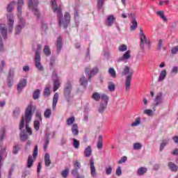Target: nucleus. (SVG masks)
I'll use <instances>...</instances> for the list:
<instances>
[{
    "label": "nucleus",
    "instance_id": "1",
    "mask_svg": "<svg viewBox=\"0 0 178 178\" xmlns=\"http://www.w3.org/2000/svg\"><path fill=\"white\" fill-rule=\"evenodd\" d=\"M51 8L53 9V12L57 14V20L58 22L59 27H62L63 29H67V27H69V23H70V13L66 12L63 18L62 8L60 6L58 7L56 0L51 1Z\"/></svg>",
    "mask_w": 178,
    "mask_h": 178
},
{
    "label": "nucleus",
    "instance_id": "2",
    "mask_svg": "<svg viewBox=\"0 0 178 178\" xmlns=\"http://www.w3.org/2000/svg\"><path fill=\"white\" fill-rule=\"evenodd\" d=\"M32 118H33V105L29 104L25 111L24 116L22 117V119L19 123V130H23V129L24 128V121H25L26 130L28 134H29V136L33 135V131L31 130V128H30V127L29 126V124L30 123V122H31Z\"/></svg>",
    "mask_w": 178,
    "mask_h": 178
},
{
    "label": "nucleus",
    "instance_id": "3",
    "mask_svg": "<svg viewBox=\"0 0 178 178\" xmlns=\"http://www.w3.org/2000/svg\"><path fill=\"white\" fill-rule=\"evenodd\" d=\"M72 81H68L64 87V92H63L64 97L65 99L67 101V102H70V98H72Z\"/></svg>",
    "mask_w": 178,
    "mask_h": 178
},
{
    "label": "nucleus",
    "instance_id": "4",
    "mask_svg": "<svg viewBox=\"0 0 178 178\" xmlns=\"http://www.w3.org/2000/svg\"><path fill=\"white\" fill-rule=\"evenodd\" d=\"M92 99L96 102L101 101H107V99H109V97L104 93H99L98 92H95L91 96Z\"/></svg>",
    "mask_w": 178,
    "mask_h": 178
},
{
    "label": "nucleus",
    "instance_id": "5",
    "mask_svg": "<svg viewBox=\"0 0 178 178\" xmlns=\"http://www.w3.org/2000/svg\"><path fill=\"white\" fill-rule=\"evenodd\" d=\"M140 49L144 51V44H147L148 48H151V44L149 41H147V36L144 34L143 29H140Z\"/></svg>",
    "mask_w": 178,
    "mask_h": 178
},
{
    "label": "nucleus",
    "instance_id": "6",
    "mask_svg": "<svg viewBox=\"0 0 178 178\" xmlns=\"http://www.w3.org/2000/svg\"><path fill=\"white\" fill-rule=\"evenodd\" d=\"M28 6L33 10V12H35V15H37L38 16L40 15V13L37 8V6H38V0H29Z\"/></svg>",
    "mask_w": 178,
    "mask_h": 178
},
{
    "label": "nucleus",
    "instance_id": "7",
    "mask_svg": "<svg viewBox=\"0 0 178 178\" xmlns=\"http://www.w3.org/2000/svg\"><path fill=\"white\" fill-rule=\"evenodd\" d=\"M35 67H37L38 70H40V72H42V70H44V67H42V65H41V56H40V51H38L35 52Z\"/></svg>",
    "mask_w": 178,
    "mask_h": 178
},
{
    "label": "nucleus",
    "instance_id": "8",
    "mask_svg": "<svg viewBox=\"0 0 178 178\" xmlns=\"http://www.w3.org/2000/svg\"><path fill=\"white\" fill-rule=\"evenodd\" d=\"M18 7H17V17L19 19L20 24H23L24 23V19L22 17V6L24 5V1L23 0H19L17 3Z\"/></svg>",
    "mask_w": 178,
    "mask_h": 178
},
{
    "label": "nucleus",
    "instance_id": "9",
    "mask_svg": "<svg viewBox=\"0 0 178 178\" xmlns=\"http://www.w3.org/2000/svg\"><path fill=\"white\" fill-rule=\"evenodd\" d=\"M7 24L9 33H12L13 30V24H15V18L13 14L7 15Z\"/></svg>",
    "mask_w": 178,
    "mask_h": 178
},
{
    "label": "nucleus",
    "instance_id": "10",
    "mask_svg": "<svg viewBox=\"0 0 178 178\" xmlns=\"http://www.w3.org/2000/svg\"><path fill=\"white\" fill-rule=\"evenodd\" d=\"M163 103V95L162 94V92H159L154 99V106H158Z\"/></svg>",
    "mask_w": 178,
    "mask_h": 178
},
{
    "label": "nucleus",
    "instance_id": "11",
    "mask_svg": "<svg viewBox=\"0 0 178 178\" xmlns=\"http://www.w3.org/2000/svg\"><path fill=\"white\" fill-rule=\"evenodd\" d=\"M131 79H133V72H129L126 78L125 81V90L130 91V84L131 83Z\"/></svg>",
    "mask_w": 178,
    "mask_h": 178
},
{
    "label": "nucleus",
    "instance_id": "12",
    "mask_svg": "<svg viewBox=\"0 0 178 178\" xmlns=\"http://www.w3.org/2000/svg\"><path fill=\"white\" fill-rule=\"evenodd\" d=\"M108 101L109 99L102 100V102L100 103V106L98 109L99 113H103L104 111L106 109V106H108Z\"/></svg>",
    "mask_w": 178,
    "mask_h": 178
},
{
    "label": "nucleus",
    "instance_id": "13",
    "mask_svg": "<svg viewBox=\"0 0 178 178\" xmlns=\"http://www.w3.org/2000/svg\"><path fill=\"white\" fill-rule=\"evenodd\" d=\"M90 175L92 177H95L97 176V170L95 169V165H94V160L90 159Z\"/></svg>",
    "mask_w": 178,
    "mask_h": 178
},
{
    "label": "nucleus",
    "instance_id": "14",
    "mask_svg": "<svg viewBox=\"0 0 178 178\" xmlns=\"http://www.w3.org/2000/svg\"><path fill=\"white\" fill-rule=\"evenodd\" d=\"M116 20V18L115 17V16L111 15H108L107 17V19L106 21V24L108 26L111 27V26H112V24H113V23H115Z\"/></svg>",
    "mask_w": 178,
    "mask_h": 178
},
{
    "label": "nucleus",
    "instance_id": "15",
    "mask_svg": "<svg viewBox=\"0 0 178 178\" xmlns=\"http://www.w3.org/2000/svg\"><path fill=\"white\" fill-rule=\"evenodd\" d=\"M26 86H27V79H24L20 80L17 85L18 91H22V90H23Z\"/></svg>",
    "mask_w": 178,
    "mask_h": 178
},
{
    "label": "nucleus",
    "instance_id": "16",
    "mask_svg": "<svg viewBox=\"0 0 178 178\" xmlns=\"http://www.w3.org/2000/svg\"><path fill=\"white\" fill-rule=\"evenodd\" d=\"M58 99H59V94L56 92L53 97L52 109L55 111L56 108V104H58Z\"/></svg>",
    "mask_w": 178,
    "mask_h": 178
},
{
    "label": "nucleus",
    "instance_id": "17",
    "mask_svg": "<svg viewBox=\"0 0 178 178\" xmlns=\"http://www.w3.org/2000/svg\"><path fill=\"white\" fill-rule=\"evenodd\" d=\"M71 131L73 136H79V125L77 124H73L71 128Z\"/></svg>",
    "mask_w": 178,
    "mask_h": 178
},
{
    "label": "nucleus",
    "instance_id": "18",
    "mask_svg": "<svg viewBox=\"0 0 178 178\" xmlns=\"http://www.w3.org/2000/svg\"><path fill=\"white\" fill-rule=\"evenodd\" d=\"M83 154L86 158H90L92 154V149H91V146H88L85 149Z\"/></svg>",
    "mask_w": 178,
    "mask_h": 178
},
{
    "label": "nucleus",
    "instance_id": "19",
    "mask_svg": "<svg viewBox=\"0 0 178 178\" xmlns=\"http://www.w3.org/2000/svg\"><path fill=\"white\" fill-rule=\"evenodd\" d=\"M0 31L1 33V35L3 38L6 39V37L8 35V29H6V26L5 25L0 26Z\"/></svg>",
    "mask_w": 178,
    "mask_h": 178
},
{
    "label": "nucleus",
    "instance_id": "20",
    "mask_svg": "<svg viewBox=\"0 0 178 178\" xmlns=\"http://www.w3.org/2000/svg\"><path fill=\"white\" fill-rule=\"evenodd\" d=\"M62 47H63V44L62 43V37L59 36L57 38V43H56V48H57L58 52H60V49H62Z\"/></svg>",
    "mask_w": 178,
    "mask_h": 178
},
{
    "label": "nucleus",
    "instance_id": "21",
    "mask_svg": "<svg viewBox=\"0 0 178 178\" xmlns=\"http://www.w3.org/2000/svg\"><path fill=\"white\" fill-rule=\"evenodd\" d=\"M130 54H131L130 50L127 51L125 54H123L122 57L119 58L120 62L122 60H127L130 59L131 58Z\"/></svg>",
    "mask_w": 178,
    "mask_h": 178
},
{
    "label": "nucleus",
    "instance_id": "22",
    "mask_svg": "<svg viewBox=\"0 0 178 178\" xmlns=\"http://www.w3.org/2000/svg\"><path fill=\"white\" fill-rule=\"evenodd\" d=\"M51 156H49V153H47L44 155V165L48 168L49 166H51Z\"/></svg>",
    "mask_w": 178,
    "mask_h": 178
},
{
    "label": "nucleus",
    "instance_id": "23",
    "mask_svg": "<svg viewBox=\"0 0 178 178\" xmlns=\"http://www.w3.org/2000/svg\"><path fill=\"white\" fill-rule=\"evenodd\" d=\"M138 26V22H137V20L136 19V18H133L131 21V25L130 26L131 31H134V30L137 29Z\"/></svg>",
    "mask_w": 178,
    "mask_h": 178
},
{
    "label": "nucleus",
    "instance_id": "24",
    "mask_svg": "<svg viewBox=\"0 0 178 178\" xmlns=\"http://www.w3.org/2000/svg\"><path fill=\"white\" fill-rule=\"evenodd\" d=\"M98 72H99V69H98V67H95L93 68L90 74H89V81H91V77H92L93 76H95V74H97V73H98Z\"/></svg>",
    "mask_w": 178,
    "mask_h": 178
},
{
    "label": "nucleus",
    "instance_id": "25",
    "mask_svg": "<svg viewBox=\"0 0 178 178\" xmlns=\"http://www.w3.org/2000/svg\"><path fill=\"white\" fill-rule=\"evenodd\" d=\"M166 70H163L159 76V81H163V80H165V79L166 78Z\"/></svg>",
    "mask_w": 178,
    "mask_h": 178
},
{
    "label": "nucleus",
    "instance_id": "26",
    "mask_svg": "<svg viewBox=\"0 0 178 178\" xmlns=\"http://www.w3.org/2000/svg\"><path fill=\"white\" fill-rule=\"evenodd\" d=\"M72 140L73 141L72 145L75 149H79L80 148V140L76 139V138H72Z\"/></svg>",
    "mask_w": 178,
    "mask_h": 178
},
{
    "label": "nucleus",
    "instance_id": "27",
    "mask_svg": "<svg viewBox=\"0 0 178 178\" xmlns=\"http://www.w3.org/2000/svg\"><path fill=\"white\" fill-rule=\"evenodd\" d=\"M168 167L172 172H177L178 167L172 162L168 163Z\"/></svg>",
    "mask_w": 178,
    "mask_h": 178
},
{
    "label": "nucleus",
    "instance_id": "28",
    "mask_svg": "<svg viewBox=\"0 0 178 178\" xmlns=\"http://www.w3.org/2000/svg\"><path fill=\"white\" fill-rule=\"evenodd\" d=\"M104 144H103V140H102V136H99V139L97 143V147L98 148V149H102V147H103Z\"/></svg>",
    "mask_w": 178,
    "mask_h": 178
},
{
    "label": "nucleus",
    "instance_id": "29",
    "mask_svg": "<svg viewBox=\"0 0 178 178\" xmlns=\"http://www.w3.org/2000/svg\"><path fill=\"white\" fill-rule=\"evenodd\" d=\"M52 115V111L49 108H47L44 112V116L46 119H49Z\"/></svg>",
    "mask_w": 178,
    "mask_h": 178
},
{
    "label": "nucleus",
    "instance_id": "30",
    "mask_svg": "<svg viewBox=\"0 0 178 178\" xmlns=\"http://www.w3.org/2000/svg\"><path fill=\"white\" fill-rule=\"evenodd\" d=\"M81 86H83V87H87L88 84V81L87 79H86V77L84 76H82V77L79 80Z\"/></svg>",
    "mask_w": 178,
    "mask_h": 178
},
{
    "label": "nucleus",
    "instance_id": "31",
    "mask_svg": "<svg viewBox=\"0 0 178 178\" xmlns=\"http://www.w3.org/2000/svg\"><path fill=\"white\" fill-rule=\"evenodd\" d=\"M74 122H76V118H74V116H72L66 120L67 126H72Z\"/></svg>",
    "mask_w": 178,
    "mask_h": 178
},
{
    "label": "nucleus",
    "instance_id": "32",
    "mask_svg": "<svg viewBox=\"0 0 178 178\" xmlns=\"http://www.w3.org/2000/svg\"><path fill=\"white\" fill-rule=\"evenodd\" d=\"M33 164H34V160H33V158H31V156H29L26 168H30L33 166Z\"/></svg>",
    "mask_w": 178,
    "mask_h": 178
},
{
    "label": "nucleus",
    "instance_id": "33",
    "mask_svg": "<svg viewBox=\"0 0 178 178\" xmlns=\"http://www.w3.org/2000/svg\"><path fill=\"white\" fill-rule=\"evenodd\" d=\"M40 94H41V91L39 89L35 90L33 94V99H38V98H40Z\"/></svg>",
    "mask_w": 178,
    "mask_h": 178
},
{
    "label": "nucleus",
    "instance_id": "34",
    "mask_svg": "<svg viewBox=\"0 0 178 178\" xmlns=\"http://www.w3.org/2000/svg\"><path fill=\"white\" fill-rule=\"evenodd\" d=\"M43 95L44 97H49L51 95V86H47L44 88Z\"/></svg>",
    "mask_w": 178,
    "mask_h": 178
},
{
    "label": "nucleus",
    "instance_id": "35",
    "mask_svg": "<svg viewBox=\"0 0 178 178\" xmlns=\"http://www.w3.org/2000/svg\"><path fill=\"white\" fill-rule=\"evenodd\" d=\"M141 123V118L140 117L137 118L134 122L131 124L132 127H136Z\"/></svg>",
    "mask_w": 178,
    "mask_h": 178
},
{
    "label": "nucleus",
    "instance_id": "36",
    "mask_svg": "<svg viewBox=\"0 0 178 178\" xmlns=\"http://www.w3.org/2000/svg\"><path fill=\"white\" fill-rule=\"evenodd\" d=\"M144 173H147V168L141 167L138 170V176H143Z\"/></svg>",
    "mask_w": 178,
    "mask_h": 178
},
{
    "label": "nucleus",
    "instance_id": "37",
    "mask_svg": "<svg viewBox=\"0 0 178 178\" xmlns=\"http://www.w3.org/2000/svg\"><path fill=\"white\" fill-rule=\"evenodd\" d=\"M156 15H158V16H160V17H161V19H163L164 22H168V18L165 17L163 11H157Z\"/></svg>",
    "mask_w": 178,
    "mask_h": 178
},
{
    "label": "nucleus",
    "instance_id": "38",
    "mask_svg": "<svg viewBox=\"0 0 178 178\" xmlns=\"http://www.w3.org/2000/svg\"><path fill=\"white\" fill-rule=\"evenodd\" d=\"M43 51L46 56H49V55H51V49H49V47L48 45L44 46Z\"/></svg>",
    "mask_w": 178,
    "mask_h": 178
},
{
    "label": "nucleus",
    "instance_id": "39",
    "mask_svg": "<svg viewBox=\"0 0 178 178\" xmlns=\"http://www.w3.org/2000/svg\"><path fill=\"white\" fill-rule=\"evenodd\" d=\"M59 87H60V83H59V81L56 80L54 81V88H53V91L55 92V91H57L58 88H59Z\"/></svg>",
    "mask_w": 178,
    "mask_h": 178
},
{
    "label": "nucleus",
    "instance_id": "40",
    "mask_svg": "<svg viewBox=\"0 0 178 178\" xmlns=\"http://www.w3.org/2000/svg\"><path fill=\"white\" fill-rule=\"evenodd\" d=\"M33 126L35 130H36V131H38V130H40V127H41V124L40 123V121L35 120L33 122Z\"/></svg>",
    "mask_w": 178,
    "mask_h": 178
},
{
    "label": "nucleus",
    "instance_id": "41",
    "mask_svg": "<svg viewBox=\"0 0 178 178\" xmlns=\"http://www.w3.org/2000/svg\"><path fill=\"white\" fill-rule=\"evenodd\" d=\"M133 148L136 150L141 149V148H143V145L140 143H134Z\"/></svg>",
    "mask_w": 178,
    "mask_h": 178
},
{
    "label": "nucleus",
    "instance_id": "42",
    "mask_svg": "<svg viewBox=\"0 0 178 178\" xmlns=\"http://www.w3.org/2000/svg\"><path fill=\"white\" fill-rule=\"evenodd\" d=\"M73 165H74V169H81V164L79 161H75L73 162Z\"/></svg>",
    "mask_w": 178,
    "mask_h": 178
},
{
    "label": "nucleus",
    "instance_id": "43",
    "mask_svg": "<svg viewBox=\"0 0 178 178\" xmlns=\"http://www.w3.org/2000/svg\"><path fill=\"white\" fill-rule=\"evenodd\" d=\"M168 140H164L162 141V143L160 145V151H163V149L165 148V147H166V145L168 143Z\"/></svg>",
    "mask_w": 178,
    "mask_h": 178
},
{
    "label": "nucleus",
    "instance_id": "44",
    "mask_svg": "<svg viewBox=\"0 0 178 178\" xmlns=\"http://www.w3.org/2000/svg\"><path fill=\"white\" fill-rule=\"evenodd\" d=\"M29 138V136H27L26 134L22 132L20 134V140L21 141H26Z\"/></svg>",
    "mask_w": 178,
    "mask_h": 178
},
{
    "label": "nucleus",
    "instance_id": "45",
    "mask_svg": "<svg viewBox=\"0 0 178 178\" xmlns=\"http://www.w3.org/2000/svg\"><path fill=\"white\" fill-rule=\"evenodd\" d=\"M61 176L63 178L67 177V176H69V168H66L65 170H63L61 172Z\"/></svg>",
    "mask_w": 178,
    "mask_h": 178
},
{
    "label": "nucleus",
    "instance_id": "46",
    "mask_svg": "<svg viewBox=\"0 0 178 178\" xmlns=\"http://www.w3.org/2000/svg\"><path fill=\"white\" fill-rule=\"evenodd\" d=\"M118 50L120 52H124V51H127V45L126 44H121L118 47Z\"/></svg>",
    "mask_w": 178,
    "mask_h": 178
},
{
    "label": "nucleus",
    "instance_id": "47",
    "mask_svg": "<svg viewBox=\"0 0 178 178\" xmlns=\"http://www.w3.org/2000/svg\"><path fill=\"white\" fill-rule=\"evenodd\" d=\"M129 72H130V67L126 66L122 72V76H126V74H129Z\"/></svg>",
    "mask_w": 178,
    "mask_h": 178
},
{
    "label": "nucleus",
    "instance_id": "48",
    "mask_svg": "<svg viewBox=\"0 0 178 178\" xmlns=\"http://www.w3.org/2000/svg\"><path fill=\"white\" fill-rule=\"evenodd\" d=\"M5 138V129H1L0 131V141H3Z\"/></svg>",
    "mask_w": 178,
    "mask_h": 178
},
{
    "label": "nucleus",
    "instance_id": "49",
    "mask_svg": "<svg viewBox=\"0 0 178 178\" xmlns=\"http://www.w3.org/2000/svg\"><path fill=\"white\" fill-rule=\"evenodd\" d=\"M115 88H116V86H115V84L113 82L108 83V88L109 91H114Z\"/></svg>",
    "mask_w": 178,
    "mask_h": 178
},
{
    "label": "nucleus",
    "instance_id": "50",
    "mask_svg": "<svg viewBox=\"0 0 178 178\" xmlns=\"http://www.w3.org/2000/svg\"><path fill=\"white\" fill-rule=\"evenodd\" d=\"M72 176H74V177H77L80 176V174L79 173V170H77L76 168H74L72 170Z\"/></svg>",
    "mask_w": 178,
    "mask_h": 178
},
{
    "label": "nucleus",
    "instance_id": "51",
    "mask_svg": "<svg viewBox=\"0 0 178 178\" xmlns=\"http://www.w3.org/2000/svg\"><path fill=\"white\" fill-rule=\"evenodd\" d=\"M108 73L111 77H116V71L113 68H109Z\"/></svg>",
    "mask_w": 178,
    "mask_h": 178
},
{
    "label": "nucleus",
    "instance_id": "52",
    "mask_svg": "<svg viewBox=\"0 0 178 178\" xmlns=\"http://www.w3.org/2000/svg\"><path fill=\"white\" fill-rule=\"evenodd\" d=\"M19 151H20V145H15L14 147H13V153L14 154H16L19 152Z\"/></svg>",
    "mask_w": 178,
    "mask_h": 178
},
{
    "label": "nucleus",
    "instance_id": "53",
    "mask_svg": "<svg viewBox=\"0 0 178 178\" xmlns=\"http://www.w3.org/2000/svg\"><path fill=\"white\" fill-rule=\"evenodd\" d=\"M19 115H20V108H15V109L13 111V116H15V118H17Z\"/></svg>",
    "mask_w": 178,
    "mask_h": 178
},
{
    "label": "nucleus",
    "instance_id": "54",
    "mask_svg": "<svg viewBox=\"0 0 178 178\" xmlns=\"http://www.w3.org/2000/svg\"><path fill=\"white\" fill-rule=\"evenodd\" d=\"M144 113L148 116H152V115H154V111L151 109H146L144 111Z\"/></svg>",
    "mask_w": 178,
    "mask_h": 178
},
{
    "label": "nucleus",
    "instance_id": "55",
    "mask_svg": "<svg viewBox=\"0 0 178 178\" xmlns=\"http://www.w3.org/2000/svg\"><path fill=\"white\" fill-rule=\"evenodd\" d=\"M105 0H97V8L98 9H102Z\"/></svg>",
    "mask_w": 178,
    "mask_h": 178
},
{
    "label": "nucleus",
    "instance_id": "56",
    "mask_svg": "<svg viewBox=\"0 0 178 178\" xmlns=\"http://www.w3.org/2000/svg\"><path fill=\"white\" fill-rule=\"evenodd\" d=\"M38 155V146H35V149L33 150V158H37V156Z\"/></svg>",
    "mask_w": 178,
    "mask_h": 178
},
{
    "label": "nucleus",
    "instance_id": "57",
    "mask_svg": "<svg viewBox=\"0 0 178 178\" xmlns=\"http://www.w3.org/2000/svg\"><path fill=\"white\" fill-rule=\"evenodd\" d=\"M12 5H15V1H12L10 3L7 7V11L8 12H12L13 10V8H12Z\"/></svg>",
    "mask_w": 178,
    "mask_h": 178
},
{
    "label": "nucleus",
    "instance_id": "58",
    "mask_svg": "<svg viewBox=\"0 0 178 178\" xmlns=\"http://www.w3.org/2000/svg\"><path fill=\"white\" fill-rule=\"evenodd\" d=\"M177 52H178V45L172 47L171 49V54H172V55H176Z\"/></svg>",
    "mask_w": 178,
    "mask_h": 178
},
{
    "label": "nucleus",
    "instance_id": "59",
    "mask_svg": "<svg viewBox=\"0 0 178 178\" xmlns=\"http://www.w3.org/2000/svg\"><path fill=\"white\" fill-rule=\"evenodd\" d=\"M111 173H112V167L109 165L106 168V174L109 175H111Z\"/></svg>",
    "mask_w": 178,
    "mask_h": 178
},
{
    "label": "nucleus",
    "instance_id": "60",
    "mask_svg": "<svg viewBox=\"0 0 178 178\" xmlns=\"http://www.w3.org/2000/svg\"><path fill=\"white\" fill-rule=\"evenodd\" d=\"M115 175L117 176H121L122 175V168L120 167H118V168L115 171Z\"/></svg>",
    "mask_w": 178,
    "mask_h": 178
},
{
    "label": "nucleus",
    "instance_id": "61",
    "mask_svg": "<svg viewBox=\"0 0 178 178\" xmlns=\"http://www.w3.org/2000/svg\"><path fill=\"white\" fill-rule=\"evenodd\" d=\"M49 144V139H47L43 147L44 151H47Z\"/></svg>",
    "mask_w": 178,
    "mask_h": 178
},
{
    "label": "nucleus",
    "instance_id": "62",
    "mask_svg": "<svg viewBox=\"0 0 178 178\" xmlns=\"http://www.w3.org/2000/svg\"><path fill=\"white\" fill-rule=\"evenodd\" d=\"M126 161H127V157L126 156H123L121 158V159L118 161V163H124V162H126Z\"/></svg>",
    "mask_w": 178,
    "mask_h": 178
},
{
    "label": "nucleus",
    "instance_id": "63",
    "mask_svg": "<svg viewBox=\"0 0 178 178\" xmlns=\"http://www.w3.org/2000/svg\"><path fill=\"white\" fill-rule=\"evenodd\" d=\"M21 30H22V26L21 25L17 26L15 29V34H19Z\"/></svg>",
    "mask_w": 178,
    "mask_h": 178
},
{
    "label": "nucleus",
    "instance_id": "64",
    "mask_svg": "<svg viewBox=\"0 0 178 178\" xmlns=\"http://www.w3.org/2000/svg\"><path fill=\"white\" fill-rule=\"evenodd\" d=\"M36 118L40 120V122H42V116L41 115V113L37 112L35 114Z\"/></svg>",
    "mask_w": 178,
    "mask_h": 178
}]
</instances>
